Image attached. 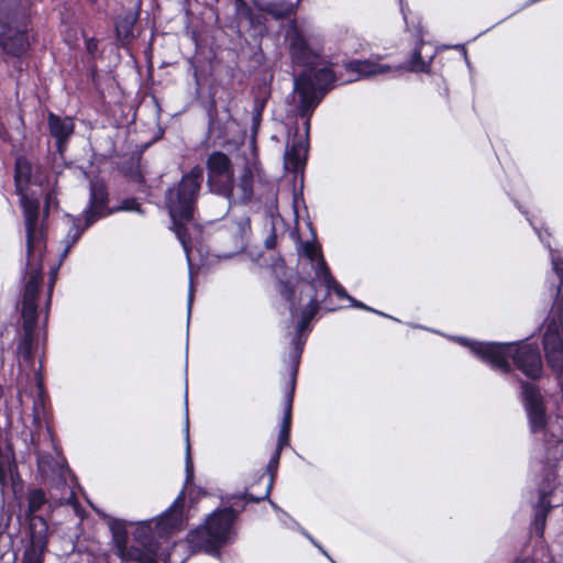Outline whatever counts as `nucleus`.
<instances>
[{"instance_id":"f257e3e1","label":"nucleus","mask_w":563,"mask_h":563,"mask_svg":"<svg viewBox=\"0 0 563 563\" xmlns=\"http://www.w3.org/2000/svg\"><path fill=\"white\" fill-rule=\"evenodd\" d=\"M184 498L179 496L170 507L155 520L141 521L134 530V538L128 545V527L133 522L110 519L109 528L112 533L115 554L122 562L157 563L158 545L155 536L165 537L183 526Z\"/></svg>"},{"instance_id":"f03ea898","label":"nucleus","mask_w":563,"mask_h":563,"mask_svg":"<svg viewBox=\"0 0 563 563\" xmlns=\"http://www.w3.org/2000/svg\"><path fill=\"white\" fill-rule=\"evenodd\" d=\"M298 254L307 262V265H309L310 271L313 273V275L311 276L309 274L310 279L305 283H298L296 287H292L287 282H278V290L280 295L283 296V298H285V300L289 302L291 318L294 320L298 319L296 327L298 325V322L301 320L302 311L309 303V298H312L317 303V310L312 317H314L319 310V301L317 300L316 294L317 284L325 288L327 296H329L331 292H334L338 296V298L347 299L349 301H351L352 306L355 308L364 309L367 311L382 314L384 317H388L387 314L376 311L375 309L364 305L358 300H355L354 298L347 295L345 289L332 277L330 269L321 253V247L316 240L301 242L298 247ZM312 319L313 318H311L309 321H311ZM309 323L310 322H308L307 327H309ZM307 330L308 328H306V330L302 332L305 339V332Z\"/></svg>"},{"instance_id":"7ed1b4c3","label":"nucleus","mask_w":563,"mask_h":563,"mask_svg":"<svg viewBox=\"0 0 563 563\" xmlns=\"http://www.w3.org/2000/svg\"><path fill=\"white\" fill-rule=\"evenodd\" d=\"M334 81L332 64L325 62L323 56L321 64L307 67L295 78L294 91L298 96L299 115L305 119V134L298 135L296 132L288 140L284 155V165L288 172L298 174L303 169L308 154L310 117Z\"/></svg>"},{"instance_id":"20e7f679","label":"nucleus","mask_w":563,"mask_h":563,"mask_svg":"<svg viewBox=\"0 0 563 563\" xmlns=\"http://www.w3.org/2000/svg\"><path fill=\"white\" fill-rule=\"evenodd\" d=\"M454 341L466 346L471 352L489 365L493 369L504 374L511 372L514 365L528 378L537 380L541 377L543 364L539 346L527 340L518 342H477L464 336H456Z\"/></svg>"},{"instance_id":"39448f33","label":"nucleus","mask_w":563,"mask_h":563,"mask_svg":"<svg viewBox=\"0 0 563 563\" xmlns=\"http://www.w3.org/2000/svg\"><path fill=\"white\" fill-rule=\"evenodd\" d=\"M202 181L203 168L197 165L185 174L176 186L169 188L165 196L166 207L173 222L172 229L179 240L189 264L191 243L187 225L192 220Z\"/></svg>"},{"instance_id":"423d86ee","label":"nucleus","mask_w":563,"mask_h":563,"mask_svg":"<svg viewBox=\"0 0 563 563\" xmlns=\"http://www.w3.org/2000/svg\"><path fill=\"white\" fill-rule=\"evenodd\" d=\"M37 466L40 472L45 477H52V487L49 489V497L47 498L42 489H33L29 494V527L31 520L41 516L34 515L42 506L48 504L49 507L56 505H74L75 490H74V476L62 457L54 459L51 455L37 454ZM42 519L46 521L43 517ZM47 525V522H45ZM31 543V530L27 532V540L25 547Z\"/></svg>"},{"instance_id":"0eeeda50","label":"nucleus","mask_w":563,"mask_h":563,"mask_svg":"<svg viewBox=\"0 0 563 563\" xmlns=\"http://www.w3.org/2000/svg\"><path fill=\"white\" fill-rule=\"evenodd\" d=\"M108 202L109 194L106 184L100 179L91 180L89 202L84 209L81 217L67 214V221L70 228L62 242L65 246L60 254L62 261L67 256L70 249L78 242L82 233L98 220L108 217L115 211L140 210V206L135 200H124L122 205L115 209H110Z\"/></svg>"},{"instance_id":"6e6552de","label":"nucleus","mask_w":563,"mask_h":563,"mask_svg":"<svg viewBox=\"0 0 563 563\" xmlns=\"http://www.w3.org/2000/svg\"><path fill=\"white\" fill-rule=\"evenodd\" d=\"M212 511L205 523L192 530L187 536V542L192 552L203 551L212 556L220 555V549L234 542L236 530L234 527L239 511L232 506Z\"/></svg>"},{"instance_id":"1a4fd4ad","label":"nucleus","mask_w":563,"mask_h":563,"mask_svg":"<svg viewBox=\"0 0 563 563\" xmlns=\"http://www.w3.org/2000/svg\"><path fill=\"white\" fill-rule=\"evenodd\" d=\"M266 181V174L257 157L255 143L252 142L249 152L242 155V163H236L232 180L228 185V192L223 197L233 203L250 202L256 186Z\"/></svg>"},{"instance_id":"9d476101","label":"nucleus","mask_w":563,"mask_h":563,"mask_svg":"<svg viewBox=\"0 0 563 563\" xmlns=\"http://www.w3.org/2000/svg\"><path fill=\"white\" fill-rule=\"evenodd\" d=\"M0 46L10 56H22L30 47L29 14L24 9L0 1Z\"/></svg>"},{"instance_id":"9b49d317","label":"nucleus","mask_w":563,"mask_h":563,"mask_svg":"<svg viewBox=\"0 0 563 563\" xmlns=\"http://www.w3.org/2000/svg\"><path fill=\"white\" fill-rule=\"evenodd\" d=\"M285 41L292 65L307 68L321 64L322 45L318 33L309 23L290 21Z\"/></svg>"},{"instance_id":"f8f14e48","label":"nucleus","mask_w":563,"mask_h":563,"mask_svg":"<svg viewBox=\"0 0 563 563\" xmlns=\"http://www.w3.org/2000/svg\"><path fill=\"white\" fill-rule=\"evenodd\" d=\"M521 389L530 431L532 433H543L545 441L563 442V417H556L554 421L548 423L545 406L540 390L527 382H521Z\"/></svg>"},{"instance_id":"ddd939ff","label":"nucleus","mask_w":563,"mask_h":563,"mask_svg":"<svg viewBox=\"0 0 563 563\" xmlns=\"http://www.w3.org/2000/svg\"><path fill=\"white\" fill-rule=\"evenodd\" d=\"M21 205L24 212L25 231H26V277L33 274L42 275V256L45 249L44 233L38 227V208L40 201L37 198L29 197L22 192Z\"/></svg>"},{"instance_id":"4468645a","label":"nucleus","mask_w":563,"mask_h":563,"mask_svg":"<svg viewBox=\"0 0 563 563\" xmlns=\"http://www.w3.org/2000/svg\"><path fill=\"white\" fill-rule=\"evenodd\" d=\"M26 278L22 299L23 335L16 349L18 357L24 362L32 358L34 329L37 320V295L42 285V275L33 274Z\"/></svg>"},{"instance_id":"2eb2a0df","label":"nucleus","mask_w":563,"mask_h":563,"mask_svg":"<svg viewBox=\"0 0 563 563\" xmlns=\"http://www.w3.org/2000/svg\"><path fill=\"white\" fill-rule=\"evenodd\" d=\"M309 303L306 306L302 311L301 320L297 325V334L292 338L291 341V351L289 353L288 360H285V363L289 369V386L286 393V404L284 409V418L280 427L287 426L290 429L291 424V406L296 386V377L298 372V366L300 363V357L303 351V346L306 343V339L302 335V332L306 330L309 320L312 318L313 313L317 310V303L312 298H309Z\"/></svg>"},{"instance_id":"dca6fc26","label":"nucleus","mask_w":563,"mask_h":563,"mask_svg":"<svg viewBox=\"0 0 563 563\" xmlns=\"http://www.w3.org/2000/svg\"><path fill=\"white\" fill-rule=\"evenodd\" d=\"M207 169L210 190L223 197L234 173L230 158L222 152H213L208 156Z\"/></svg>"},{"instance_id":"f3484780","label":"nucleus","mask_w":563,"mask_h":563,"mask_svg":"<svg viewBox=\"0 0 563 563\" xmlns=\"http://www.w3.org/2000/svg\"><path fill=\"white\" fill-rule=\"evenodd\" d=\"M31 543L24 548L21 563H43V555L47 547L48 526L37 517L31 520Z\"/></svg>"},{"instance_id":"a211bd4d","label":"nucleus","mask_w":563,"mask_h":563,"mask_svg":"<svg viewBox=\"0 0 563 563\" xmlns=\"http://www.w3.org/2000/svg\"><path fill=\"white\" fill-rule=\"evenodd\" d=\"M49 134L56 141L57 151L64 154L66 145L74 134L75 123L69 117H59L53 112L47 115Z\"/></svg>"},{"instance_id":"6ab92c4d","label":"nucleus","mask_w":563,"mask_h":563,"mask_svg":"<svg viewBox=\"0 0 563 563\" xmlns=\"http://www.w3.org/2000/svg\"><path fill=\"white\" fill-rule=\"evenodd\" d=\"M404 68L405 67L402 66L393 68L389 65L382 64L371 59L352 60L347 64V69L352 73H356L358 75V78H367L380 74H387L393 70L397 71Z\"/></svg>"},{"instance_id":"aec40b11","label":"nucleus","mask_w":563,"mask_h":563,"mask_svg":"<svg viewBox=\"0 0 563 563\" xmlns=\"http://www.w3.org/2000/svg\"><path fill=\"white\" fill-rule=\"evenodd\" d=\"M548 487L540 489V498L536 507L534 519L532 522V532L540 538L543 536L547 515L551 509L550 501L548 500Z\"/></svg>"},{"instance_id":"412c9836","label":"nucleus","mask_w":563,"mask_h":563,"mask_svg":"<svg viewBox=\"0 0 563 563\" xmlns=\"http://www.w3.org/2000/svg\"><path fill=\"white\" fill-rule=\"evenodd\" d=\"M258 10L275 20H283L295 12V5L286 2H266L256 4Z\"/></svg>"},{"instance_id":"4be33fe9","label":"nucleus","mask_w":563,"mask_h":563,"mask_svg":"<svg viewBox=\"0 0 563 563\" xmlns=\"http://www.w3.org/2000/svg\"><path fill=\"white\" fill-rule=\"evenodd\" d=\"M279 459H280V451H278L276 449L274 454L272 455L269 462H268V465H267V470H268V472L272 473V475H271L269 482L267 484L265 494L263 496H261L258 498H254L252 495L244 494V495H240V496H233L232 499H245L247 501H258V500L268 498L269 493H271L272 487H273L274 474L276 473L278 464H279Z\"/></svg>"},{"instance_id":"5701e85b","label":"nucleus","mask_w":563,"mask_h":563,"mask_svg":"<svg viewBox=\"0 0 563 563\" xmlns=\"http://www.w3.org/2000/svg\"><path fill=\"white\" fill-rule=\"evenodd\" d=\"M31 164L24 157H18L15 162V187L22 192L31 180Z\"/></svg>"},{"instance_id":"b1692460","label":"nucleus","mask_w":563,"mask_h":563,"mask_svg":"<svg viewBox=\"0 0 563 563\" xmlns=\"http://www.w3.org/2000/svg\"><path fill=\"white\" fill-rule=\"evenodd\" d=\"M417 32V43L406 68L410 71L423 73L428 70L429 66L428 63L421 58V46L423 44L422 32L421 30H418Z\"/></svg>"},{"instance_id":"393cba45","label":"nucleus","mask_w":563,"mask_h":563,"mask_svg":"<svg viewBox=\"0 0 563 563\" xmlns=\"http://www.w3.org/2000/svg\"><path fill=\"white\" fill-rule=\"evenodd\" d=\"M185 440H186V473L187 481L192 479L194 471H192V461L190 456V444H189V418H188V408L186 407V421H185Z\"/></svg>"},{"instance_id":"a878e982","label":"nucleus","mask_w":563,"mask_h":563,"mask_svg":"<svg viewBox=\"0 0 563 563\" xmlns=\"http://www.w3.org/2000/svg\"><path fill=\"white\" fill-rule=\"evenodd\" d=\"M11 462L8 456H0V485L4 486L11 475Z\"/></svg>"},{"instance_id":"bb28decb","label":"nucleus","mask_w":563,"mask_h":563,"mask_svg":"<svg viewBox=\"0 0 563 563\" xmlns=\"http://www.w3.org/2000/svg\"><path fill=\"white\" fill-rule=\"evenodd\" d=\"M289 433L290 429H288L287 426L280 427L276 446L278 451H282L285 446L289 444Z\"/></svg>"},{"instance_id":"cd10ccee","label":"nucleus","mask_w":563,"mask_h":563,"mask_svg":"<svg viewBox=\"0 0 563 563\" xmlns=\"http://www.w3.org/2000/svg\"><path fill=\"white\" fill-rule=\"evenodd\" d=\"M11 543L12 542L9 534L0 533V559H3V556L11 549Z\"/></svg>"},{"instance_id":"c85d7f7f","label":"nucleus","mask_w":563,"mask_h":563,"mask_svg":"<svg viewBox=\"0 0 563 563\" xmlns=\"http://www.w3.org/2000/svg\"><path fill=\"white\" fill-rule=\"evenodd\" d=\"M189 275H190V282H189L188 300H187L188 314H190L191 307H192V301H194V283H192L191 268L189 269Z\"/></svg>"},{"instance_id":"c756f323","label":"nucleus","mask_w":563,"mask_h":563,"mask_svg":"<svg viewBox=\"0 0 563 563\" xmlns=\"http://www.w3.org/2000/svg\"><path fill=\"white\" fill-rule=\"evenodd\" d=\"M303 534H305V536L310 540V542H311L314 547H317V548L321 551V553H322L323 555H325L327 558H329V554L325 552V550H324V549H323V548H322V547H321V545H320V544H319V543H318V542H317V541H316V540H314V539H313V538H312L308 532L303 531Z\"/></svg>"},{"instance_id":"7c9ffc66","label":"nucleus","mask_w":563,"mask_h":563,"mask_svg":"<svg viewBox=\"0 0 563 563\" xmlns=\"http://www.w3.org/2000/svg\"><path fill=\"white\" fill-rule=\"evenodd\" d=\"M246 15H247V19H249V21H250V23L252 25L255 26V25H258L261 23L260 19L256 15H254L249 8H246Z\"/></svg>"},{"instance_id":"2f4dec72","label":"nucleus","mask_w":563,"mask_h":563,"mask_svg":"<svg viewBox=\"0 0 563 563\" xmlns=\"http://www.w3.org/2000/svg\"><path fill=\"white\" fill-rule=\"evenodd\" d=\"M252 121H253V131L254 133L256 132L258 125H260V122H261V111H257L253 118H252Z\"/></svg>"},{"instance_id":"473e14b6","label":"nucleus","mask_w":563,"mask_h":563,"mask_svg":"<svg viewBox=\"0 0 563 563\" xmlns=\"http://www.w3.org/2000/svg\"><path fill=\"white\" fill-rule=\"evenodd\" d=\"M55 277H56V269H53L51 272L49 285H48V296L49 297H51V294H52V290H53V286L55 284Z\"/></svg>"},{"instance_id":"72a5a7b5","label":"nucleus","mask_w":563,"mask_h":563,"mask_svg":"<svg viewBox=\"0 0 563 563\" xmlns=\"http://www.w3.org/2000/svg\"><path fill=\"white\" fill-rule=\"evenodd\" d=\"M399 3H400V11L402 13V16H404V20L406 22V25H407V27H409V25H408V18H407V13L405 11L404 4H402V0H399Z\"/></svg>"},{"instance_id":"f704fd0d","label":"nucleus","mask_w":563,"mask_h":563,"mask_svg":"<svg viewBox=\"0 0 563 563\" xmlns=\"http://www.w3.org/2000/svg\"><path fill=\"white\" fill-rule=\"evenodd\" d=\"M42 401H43V398H42V390H40V397H38V400L34 402L35 416H38L37 407L42 404Z\"/></svg>"},{"instance_id":"c9c22d12","label":"nucleus","mask_w":563,"mask_h":563,"mask_svg":"<svg viewBox=\"0 0 563 563\" xmlns=\"http://www.w3.org/2000/svg\"><path fill=\"white\" fill-rule=\"evenodd\" d=\"M514 563H534V561L530 558H523L516 560Z\"/></svg>"},{"instance_id":"e433bc0d","label":"nucleus","mask_w":563,"mask_h":563,"mask_svg":"<svg viewBox=\"0 0 563 563\" xmlns=\"http://www.w3.org/2000/svg\"><path fill=\"white\" fill-rule=\"evenodd\" d=\"M87 48H88L89 52H91L92 49L96 48V43L92 40H89L87 42Z\"/></svg>"},{"instance_id":"4c0bfd02","label":"nucleus","mask_w":563,"mask_h":563,"mask_svg":"<svg viewBox=\"0 0 563 563\" xmlns=\"http://www.w3.org/2000/svg\"><path fill=\"white\" fill-rule=\"evenodd\" d=\"M236 1V4H238V8L239 10H242V8H246V4L243 0H235Z\"/></svg>"},{"instance_id":"58836bf2","label":"nucleus","mask_w":563,"mask_h":563,"mask_svg":"<svg viewBox=\"0 0 563 563\" xmlns=\"http://www.w3.org/2000/svg\"><path fill=\"white\" fill-rule=\"evenodd\" d=\"M243 225H249V219H243Z\"/></svg>"},{"instance_id":"ea45409f","label":"nucleus","mask_w":563,"mask_h":563,"mask_svg":"<svg viewBox=\"0 0 563 563\" xmlns=\"http://www.w3.org/2000/svg\"><path fill=\"white\" fill-rule=\"evenodd\" d=\"M271 505L273 506L274 509H278V507L276 506V504H274L272 500H269Z\"/></svg>"},{"instance_id":"a19ab883","label":"nucleus","mask_w":563,"mask_h":563,"mask_svg":"<svg viewBox=\"0 0 563 563\" xmlns=\"http://www.w3.org/2000/svg\"><path fill=\"white\" fill-rule=\"evenodd\" d=\"M91 2H96L97 0H90Z\"/></svg>"}]
</instances>
